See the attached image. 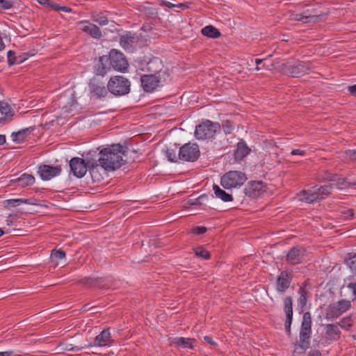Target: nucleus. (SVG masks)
Masks as SVG:
<instances>
[{
    "mask_svg": "<svg viewBox=\"0 0 356 356\" xmlns=\"http://www.w3.org/2000/svg\"><path fill=\"white\" fill-rule=\"evenodd\" d=\"M127 152V147L120 144H114L102 149L99 152L98 161L104 170L113 171L124 164V156Z\"/></svg>",
    "mask_w": 356,
    "mask_h": 356,
    "instance_id": "obj_1",
    "label": "nucleus"
},
{
    "mask_svg": "<svg viewBox=\"0 0 356 356\" xmlns=\"http://www.w3.org/2000/svg\"><path fill=\"white\" fill-rule=\"evenodd\" d=\"M312 316L310 312H306L303 314L302 321L300 330V341L295 345L294 352L297 353H303L309 346V339L312 334Z\"/></svg>",
    "mask_w": 356,
    "mask_h": 356,
    "instance_id": "obj_2",
    "label": "nucleus"
},
{
    "mask_svg": "<svg viewBox=\"0 0 356 356\" xmlns=\"http://www.w3.org/2000/svg\"><path fill=\"white\" fill-rule=\"evenodd\" d=\"M220 129V124L218 122H213L206 120L196 126L195 136L197 140L211 138L215 136Z\"/></svg>",
    "mask_w": 356,
    "mask_h": 356,
    "instance_id": "obj_3",
    "label": "nucleus"
},
{
    "mask_svg": "<svg viewBox=\"0 0 356 356\" xmlns=\"http://www.w3.org/2000/svg\"><path fill=\"white\" fill-rule=\"evenodd\" d=\"M311 63L304 61L287 62L282 64V70L284 74L293 77H300L309 72Z\"/></svg>",
    "mask_w": 356,
    "mask_h": 356,
    "instance_id": "obj_4",
    "label": "nucleus"
},
{
    "mask_svg": "<svg viewBox=\"0 0 356 356\" xmlns=\"http://www.w3.org/2000/svg\"><path fill=\"white\" fill-rule=\"evenodd\" d=\"M130 81L122 76L111 77L107 84L108 91L115 95H124L129 92Z\"/></svg>",
    "mask_w": 356,
    "mask_h": 356,
    "instance_id": "obj_5",
    "label": "nucleus"
},
{
    "mask_svg": "<svg viewBox=\"0 0 356 356\" xmlns=\"http://www.w3.org/2000/svg\"><path fill=\"white\" fill-rule=\"evenodd\" d=\"M246 179L245 173L240 171H229L221 177L220 184L226 189H231L242 186Z\"/></svg>",
    "mask_w": 356,
    "mask_h": 356,
    "instance_id": "obj_6",
    "label": "nucleus"
},
{
    "mask_svg": "<svg viewBox=\"0 0 356 356\" xmlns=\"http://www.w3.org/2000/svg\"><path fill=\"white\" fill-rule=\"evenodd\" d=\"M114 343V340L112 339L109 328L104 329L95 339L93 343H90L86 347H78L73 348V350H81L84 348H102V347H110Z\"/></svg>",
    "mask_w": 356,
    "mask_h": 356,
    "instance_id": "obj_7",
    "label": "nucleus"
},
{
    "mask_svg": "<svg viewBox=\"0 0 356 356\" xmlns=\"http://www.w3.org/2000/svg\"><path fill=\"white\" fill-rule=\"evenodd\" d=\"M200 155L199 146L196 143H186L179 148V159L188 162H194Z\"/></svg>",
    "mask_w": 356,
    "mask_h": 356,
    "instance_id": "obj_8",
    "label": "nucleus"
},
{
    "mask_svg": "<svg viewBox=\"0 0 356 356\" xmlns=\"http://www.w3.org/2000/svg\"><path fill=\"white\" fill-rule=\"evenodd\" d=\"M88 88L92 97L96 99L105 97L108 94V87L99 78L92 77L88 83Z\"/></svg>",
    "mask_w": 356,
    "mask_h": 356,
    "instance_id": "obj_9",
    "label": "nucleus"
},
{
    "mask_svg": "<svg viewBox=\"0 0 356 356\" xmlns=\"http://www.w3.org/2000/svg\"><path fill=\"white\" fill-rule=\"evenodd\" d=\"M108 57L111 66L115 70L123 72L127 69L129 64L122 52L112 49Z\"/></svg>",
    "mask_w": 356,
    "mask_h": 356,
    "instance_id": "obj_10",
    "label": "nucleus"
},
{
    "mask_svg": "<svg viewBox=\"0 0 356 356\" xmlns=\"http://www.w3.org/2000/svg\"><path fill=\"white\" fill-rule=\"evenodd\" d=\"M293 270H285L281 271L276 280V290L284 293L290 287L293 280Z\"/></svg>",
    "mask_w": 356,
    "mask_h": 356,
    "instance_id": "obj_11",
    "label": "nucleus"
},
{
    "mask_svg": "<svg viewBox=\"0 0 356 356\" xmlns=\"http://www.w3.org/2000/svg\"><path fill=\"white\" fill-rule=\"evenodd\" d=\"M88 159L86 161L81 158L74 157L70 161V167L72 174L81 178L85 176L88 171Z\"/></svg>",
    "mask_w": 356,
    "mask_h": 356,
    "instance_id": "obj_12",
    "label": "nucleus"
},
{
    "mask_svg": "<svg viewBox=\"0 0 356 356\" xmlns=\"http://www.w3.org/2000/svg\"><path fill=\"white\" fill-rule=\"evenodd\" d=\"M305 254V249L301 246L293 247L286 255V261L288 264L294 266L301 264Z\"/></svg>",
    "mask_w": 356,
    "mask_h": 356,
    "instance_id": "obj_13",
    "label": "nucleus"
},
{
    "mask_svg": "<svg viewBox=\"0 0 356 356\" xmlns=\"http://www.w3.org/2000/svg\"><path fill=\"white\" fill-rule=\"evenodd\" d=\"M266 190V184L261 181H252L245 188V195L251 198H257Z\"/></svg>",
    "mask_w": 356,
    "mask_h": 356,
    "instance_id": "obj_14",
    "label": "nucleus"
},
{
    "mask_svg": "<svg viewBox=\"0 0 356 356\" xmlns=\"http://www.w3.org/2000/svg\"><path fill=\"white\" fill-rule=\"evenodd\" d=\"M61 172V167L60 165L51 166L49 165H40L38 167V173L40 178L44 181H48L51 179L59 175Z\"/></svg>",
    "mask_w": 356,
    "mask_h": 356,
    "instance_id": "obj_15",
    "label": "nucleus"
},
{
    "mask_svg": "<svg viewBox=\"0 0 356 356\" xmlns=\"http://www.w3.org/2000/svg\"><path fill=\"white\" fill-rule=\"evenodd\" d=\"M77 26L80 30L88 34L92 38L99 39L102 37L100 29L95 24L90 23L88 21L79 22Z\"/></svg>",
    "mask_w": 356,
    "mask_h": 356,
    "instance_id": "obj_16",
    "label": "nucleus"
},
{
    "mask_svg": "<svg viewBox=\"0 0 356 356\" xmlns=\"http://www.w3.org/2000/svg\"><path fill=\"white\" fill-rule=\"evenodd\" d=\"M140 83L145 92H152L159 86V79L156 73L154 74H144L140 77Z\"/></svg>",
    "mask_w": 356,
    "mask_h": 356,
    "instance_id": "obj_17",
    "label": "nucleus"
},
{
    "mask_svg": "<svg viewBox=\"0 0 356 356\" xmlns=\"http://www.w3.org/2000/svg\"><path fill=\"white\" fill-rule=\"evenodd\" d=\"M284 310L286 314V332L289 335L291 334V325L293 319V300L291 296H286L284 298Z\"/></svg>",
    "mask_w": 356,
    "mask_h": 356,
    "instance_id": "obj_18",
    "label": "nucleus"
},
{
    "mask_svg": "<svg viewBox=\"0 0 356 356\" xmlns=\"http://www.w3.org/2000/svg\"><path fill=\"white\" fill-rule=\"evenodd\" d=\"M139 38L135 33L127 31L124 35H120V44L125 50H130L133 48L134 44L138 43Z\"/></svg>",
    "mask_w": 356,
    "mask_h": 356,
    "instance_id": "obj_19",
    "label": "nucleus"
},
{
    "mask_svg": "<svg viewBox=\"0 0 356 356\" xmlns=\"http://www.w3.org/2000/svg\"><path fill=\"white\" fill-rule=\"evenodd\" d=\"M109 57L108 56H100L95 65V71L97 75L104 76L111 69Z\"/></svg>",
    "mask_w": 356,
    "mask_h": 356,
    "instance_id": "obj_20",
    "label": "nucleus"
},
{
    "mask_svg": "<svg viewBox=\"0 0 356 356\" xmlns=\"http://www.w3.org/2000/svg\"><path fill=\"white\" fill-rule=\"evenodd\" d=\"M99 166L98 160H88V170L91 175L93 181L99 182L103 179L102 175L99 173Z\"/></svg>",
    "mask_w": 356,
    "mask_h": 356,
    "instance_id": "obj_21",
    "label": "nucleus"
},
{
    "mask_svg": "<svg viewBox=\"0 0 356 356\" xmlns=\"http://www.w3.org/2000/svg\"><path fill=\"white\" fill-rule=\"evenodd\" d=\"M251 152L250 148L247 145L246 143L241 140L237 143L236 149L234 151V159L237 161L243 160L248 154Z\"/></svg>",
    "mask_w": 356,
    "mask_h": 356,
    "instance_id": "obj_22",
    "label": "nucleus"
},
{
    "mask_svg": "<svg viewBox=\"0 0 356 356\" xmlns=\"http://www.w3.org/2000/svg\"><path fill=\"white\" fill-rule=\"evenodd\" d=\"M324 179L329 181H334L332 183L333 188H337L339 189L347 188L350 186V184L347 181L346 178H337V175L327 173L325 175Z\"/></svg>",
    "mask_w": 356,
    "mask_h": 356,
    "instance_id": "obj_23",
    "label": "nucleus"
},
{
    "mask_svg": "<svg viewBox=\"0 0 356 356\" xmlns=\"http://www.w3.org/2000/svg\"><path fill=\"white\" fill-rule=\"evenodd\" d=\"M325 338L330 341H337L340 338L341 331L337 324L324 325Z\"/></svg>",
    "mask_w": 356,
    "mask_h": 356,
    "instance_id": "obj_24",
    "label": "nucleus"
},
{
    "mask_svg": "<svg viewBox=\"0 0 356 356\" xmlns=\"http://www.w3.org/2000/svg\"><path fill=\"white\" fill-rule=\"evenodd\" d=\"M321 15L318 14H300V13H292L290 15L291 19L295 21H301L304 23H309L311 22H317L321 19Z\"/></svg>",
    "mask_w": 356,
    "mask_h": 356,
    "instance_id": "obj_25",
    "label": "nucleus"
},
{
    "mask_svg": "<svg viewBox=\"0 0 356 356\" xmlns=\"http://www.w3.org/2000/svg\"><path fill=\"white\" fill-rule=\"evenodd\" d=\"M299 200L307 203L320 201L317 189L302 191L298 194Z\"/></svg>",
    "mask_w": 356,
    "mask_h": 356,
    "instance_id": "obj_26",
    "label": "nucleus"
},
{
    "mask_svg": "<svg viewBox=\"0 0 356 356\" xmlns=\"http://www.w3.org/2000/svg\"><path fill=\"white\" fill-rule=\"evenodd\" d=\"M10 182L17 184L21 187H26L34 184L35 177L32 175L24 173L20 177L12 179Z\"/></svg>",
    "mask_w": 356,
    "mask_h": 356,
    "instance_id": "obj_27",
    "label": "nucleus"
},
{
    "mask_svg": "<svg viewBox=\"0 0 356 356\" xmlns=\"http://www.w3.org/2000/svg\"><path fill=\"white\" fill-rule=\"evenodd\" d=\"M195 341L194 339L185 338V337H175L172 339L171 343L177 348H193V343Z\"/></svg>",
    "mask_w": 356,
    "mask_h": 356,
    "instance_id": "obj_28",
    "label": "nucleus"
},
{
    "mask_svg": "<svg viewBox=\"0 0 356 356\" xmlns=\"http://www.w3.org/2000/svg\"><path fill=\"white\" fill-rule=\"evenodd\" d=\"M33 128L28 127L25 129H22L17 132H13L11 134V137L13 138V140L17 143H20L24 141L26 137L30 134L33 131Z\"/></svg>",
    "mask_w": 356,
    "mask_h": 356,
    "instance_id": "obj_29",
    "label": "nucleus"
},
{
    "mask_svg": "<svg viewBox=\"0 0 356 356\" xmlns=\"http://www.w3.org/2000/svg\"><path fill=\"white\" fill-rule=\"evenodd\" d=\"M342 313L340 311V309L338 308L335 303H333L331 304L326 309L325 318L332 321L337 318Z\"/></svg>",
    "mask_w": 356,
    "mask_h": 356,
    "instance_id": "obj_30",
    "label": "nucleus"
},
{
    "mask_svg": "<svg viewBox=\"0 0 356 356\" xmlns=\"http://www.w3.org/2000/svg\"><path fill=\"white\" fill-rule=\"evenodd\" d=\"M114 280L112 277H97V289H110L114 285Z\"/></svg>",
    "mask_w": 356,
    "mask_h": 356,
    "instance_id": "obj_31",
    "label": "nucleus"
},
{
    "mask_svg": "<svg viewBox=\"0 0 356 356\" xmlns=\"http://www.w3.org/2000/svg\"><path fill=\"white\" fill-rule=\"evenodd\" d=\"M213 190L216 197L222 200L224 202L232 201L233 198L232 195L226 193L224 190L221 189L218 185L214 184L213 186Z\"/></svg>",
    "mask_w": 356,
    "mask_h": 356,
    "instance_id": "obj_32",
    "label": "nucleus"
},
{
    "mask_svg": "<svg viewBox=\"0 0 356 356\" xmlns=\"http://www.w3.org/2000/svg\"><path fill=\"white\" fill-rule=\"evenodd\" d=\"M33 199H23V198H19V199H10L7 200L5 201L6 207H15L17 206H19L21 204H31V205H35L36 204L35 202H33Z\"/></svg>",
    "mask_w": 356,
    "mask_h": 356,
    "instance_id": "obj_33",
    "label": "nucleus"
},
{
    "mask_svg": "<svg viewBox=\"0 0 356 356\" xmlns=\"http://www.w3.org/2000/svg\"><path fill=\"white\" fill-rule=\"evenodd\" d=\"M201 32L204 35L211 38H217L220 36L218 29L211 25L204 27Z\"/></svg>",
    "mask_w": 356,
    "mask_h": 356,
    "instance_id": "obj_34",
    "label": "nucleus"
},
{
    "mask_svg": "<svg viewBox=\"0 0 356 356\" xmlns=\"http://www.w3.org/2000/svg\"><path fill=\"white\" fill-rule=\"evenodd\" d=\"M333 189V184L329 183L321 186L317 188L320 200H323L330 195Z\"/></svg>",
    "mask_w": 356,
    "mask_h": 356,
    "instance_id": "obj_35",
    "label": "nucleus"
},
{
    "mask_svg": "<svg viewBox=\"0 0 356 356\" xmlns=\"http://www.w3.org/2000/svg\"><path fill=\"white\" fill-rule=\"evenodd\" d=\"M345 264L353 273L356 274V253H348L345 259Z\"/></svg>",
    "mask_w": 356,
    "mask_h": 356,
    "instance_id": "obj_36",
    "label": "nucleus"
},
{
    "mask_svg": "<svg viewBox=\"0 0 356 356\" xmlns=\"http://www.w3.org/2000/svg\"><path fill=\"white\" fill-rule=\"evenodd\" d=\"M91 17L93 22L99 24L100 26H104L108 23L107 16L103 13H93Z\"/></svg>",
    "mask_w": 356,
    "mask_h": 356,
    "instance_id": "obj_37",
    "label": "nucleus"
},
{
    "mask_svg": "<svg viewBox=\"0 0 356 356\" xmlns=\"http://www.w3.org/2000/svg\"><path fill=\"white\" fill-rule=\"evenodd\" d=\"M298 293L300 297L298 300V305L303 308L307 302V291H306L305 286H302L300 287L298 290Z\"/></svg>",
    "mask_w": 356,
    "mask_h": 356,
    "instance_id": "obj_38",
    "label": "nucleus"
},
{
    "mask_svg": "<svg viewBox=\"0 0 356 356\" xmlns=\"http://www.w3.org/2000/svg\"><path fill=\"white\" fill-rule=\"evenodd\" d=\"M80 284H83L90 288H97V277H88L81 279L79 281Z\"/></svg>",
    "mask_w": 356,
    "mask_h": 356,
    "instance_id": "obj_39",
    "label": "nucleus"
},
{
    "mask_svg": "<svg viewBox=\"0 0 356 356\" xmlns=\"http://www.w3.org/2000/svg\"><path fill=\"white\" fill-rule=\"evenodd\" d=\"M189 4L190 3H188V2H186V3H178V4H174V3H172L171 2L168 1H166V0H163L161 2V6L168 7L169 8H181V9H185V8H188L189 7L188 6Z\"/></svg>",
    "mask_w": 356,
    "mask_h": 356,
    "instance_id": "obj_40",
    "label": "nucleus"
},
{
    "mask_svg": "<svg viewBox=\"0 0 356 356\" xmlns=\"http://www.w3.org/2000/svg\"><path fill=\"white\" fill-rule=\"evenodd\" d=\"M195 254L204 259H210L211 254L209 251L205 250L202 246H198L194 249Z\"/></svg>",
    "mask_w": 356,
    "mask_h": 356,
    "instance_id": "obj_41",
    "label": "nucleus"
},
{
    "mask_svg": "<svg viewBox=\"0 0 356 356\" xmlns=\"http://www.w3.org/2000/svg\"><path fill=\"white\" fill-rule=\"evenodd\" d=\"M7 56L9 65L20 64L22 63V60L20 58H17V56H15V53L11 50L8 51Z\"/></svg>",
    "mask_w": 356,
    "mask_h": 356,
    "instance_id": "obj_42",
    "label": "nucleus"
},
{
    "mask_svg": "<svg viewBox=\"0 0 356 356\" xmlns=\"http://www.w3.org/2000/svg\"><path fill=\"white\" fill-rule=\"evenodd\" d=\"M335 304L338 308L340 309V311L342 314L346 312L351 306L350 301L348 300H341Z\"/></svg>",
    "mask_w": 356,
    "mask_h": 356,
    "instance_id": "obj_43",
    "label": "nucleus"
},
{
    "mask_svg": "<svg viewBox=\"0 0 356 356\" xmlns=\"http://www.w3.org/2000/svg\"><path fill=\"white\" fill-rule=\"evenodd\" d=\"M222 128L225 134H230L234 129L233 123L229 120H225L222 122Z\"/></svg>",
    "mask_w": 356,
    "mask_h": 356,
    "instance_id": "obj_44",
    "label": "nucleus"
},
{
    "mask_svg": "<svg viewBox=\"0 0 356 356\" xmlns=\"http://www.w3.org/2000/svg\"><path fill=\"white\" fill-rule=\"evenodd\" d=\"M338 327L340 326L342 328L346 329L348 330L350 327H352V323L350 318L346 317L341 319V321L338 323Z\"/></svg>",
    "mask_w": 356,
    "mask_h": 356,
    "instance_id": "obj_45",
    "label": "nucleus"
},
{
    "mask_svg": "<svg viewBox=\"0 0 356 356\" xmlns=\"http://www.w3.org/2000/svg\"><path fill=\"white\" fill-rule=\"evenodd\" d=\"M5 104L6 105L1 106L0 111L6 117H12L13 115V111L8 103L5 102Z\"/></svg>",
    "mask_w": 356,
    "mask_h": 356,
    "instance_id": "obj_46",
    "label": "nucleus"
},
{
    "mask_svg": "<svg viewBox=\"0 0 356 356\" xmlns=\"http://www.w3.org/2000/svg\"><path fill=\"white\" fill-rule=\"evenodd\" d=\"M65 257V252L61 250H53L51 253V258L52 259H62Z\"/></svg>",
    "mask_w": 356,
    "mask_h": 356,
    "instance_id": "obj_47",
    "label": "nucleus"
},
{
    "mask_svg": "<svg viewBox=\"0 0 356 356\" xmlns=\"http://www.w3.org/2000/svg\"><path fill=\"white\" fill-rule=\"evenodd\" d=\"M341 216L343 220H350L354 216V211L352 209L342 210L341 211Z\"/></svg>",
    "mask_w": 356,
    "mask_h": 356,
    "instance_id": "obj_48",
    "label": "nucleus"
},
{
    "mask_svg": "<svg viewBox=\"0 0 356 356\" xmlns=\"http://www.w3.org/2000/svg\"><path fill=\"white\" fill-rule=\"evenodd\" d=\"M14 2L13 0H0V9L8 10L13 8Z\"/></svg>",
    "mask_w": 356,
    "mask_h": 356,
    "instance_id": "obj_49",
    "label": "nucleus"
},
{
    "mask_svg": "<svg viewBox=\"0 0 356 356\" xmlns=\"http://www.w3.org/2000/svg\"><path fill=\"white\" fill-rule=\"evenodd\" d=\"M166 156H167L169 161H170V162H176L177 161L176 152L173 149H167Z\"/></svg>",
    "mask_w": 356,
    "mask_h": 356,
    "instance_id": "obj_50",
    "label": "nucleus"
},
{
    "mask_svg": "<svg viewBox=\"0 0 356 356\" xmlns=\"http://www.w3.org/2000/svg\"><path fill=\"white\" fill-rule=\"evenodd\" d=\"M51 9L56 11H64L65 13H70L72 11V9L67 6H60L59 5L56 3H54V5L51 6Z\"/></svg>",
    "mask_w": 356,
    "mask_h": 356,
    "instance_id": "obj_51",
    "label": "nucleus"
},
{
    "mask_svg": "<svg viewBox=\"0 0 356 356\" xmlns=\"http://www.w3.org/2000/svg\"><path fill=\"white\" fill-rule=\"evenodd\" d=\"M347 288L351 291V299L356 300V282H350L347 285Z\"/></svg>",
    "mask_w": 356,
    "mask_h": 356,
    "instance_id": "obj_52",
    "label": "nucleus"
},
{
    "mask_svg": "<svg viewBox=\"0 0 356 356\" xmlns=\"http://www.w3.org/2000/svg\"><path fill=\"white\" fill-rule=\"evenodd\" d=\"M192 232L195 234H202L207 232V228L203 226H196L193 228Z\"/></svg>",
    "mask_w": 356,
    "mask_h": 356,
    "instance_id": "obj_53",
    "label": "nucleus"
},
{
    "mask_svg": "<svg viewBox=\"0 0 356 356\" xmlns=\"http://www.w3.org/2000/svg\"><path fill=\"white\" fill-rule=\"evenodd\" d=\"M346 157L351 161H356V150L349 149L345 152Z\"/></svg>",
    "mask_w": 356,
    "mask_h": 356,
    "instance_id": "obj_54",
    "label": "nucleus"
},
{
    "mask_svg": "<svg viewBox=\"0 0 356 356\" xmlns=\"http://www.w3.org/2000/svg\"><path fill=\"white\" fill-rule=\"evenodd\" d=\"M204 340L205 342L211 344V346H218L217 343L215 342L211 337L205 336V337H204Z\"/></svg>",
    "mask_w": 356,
    "mask_h": 356,
    "instance_id": "obj_55",
    "label": "nucleus"
},
{
    "mask_svg": "<svg viewBox=\"0 0 356 356\" xmlns=\"http://www.w3.org/2000/svg\"><path fill=\"white\" fill-rule=\"evenodd\" d=\"M38 2L42 5L47 6L51 8V6L54 5V3H51L50 0H37Z\"/></svg>",
    "mask_w": 356,
    "mask_h": 356,
    "instance_id": "obj_56",
    "label": "nucleus"
},
{
    "mask_svg": "<svg viewBox=\"0 0 356 356\" xmlns=\"http://www.w3.org/2000/svg\"><path fill=\"white\" fill-rule=\"evenodd\" d=\"M305 152L304 150H301V149H293L291 151V154L292 155L303 156V155H305Z\"/></svg>",
    "mask_w": 356,
    "mask_h": 356,
    "instance_id": "obj_57",
    "label": "nucleus"
},
{
    "mask_svg": "<svg viewBox=\"0 0 356 356\" xmlns=\"http://www.w3.org/2000/svg\"><path fill=\"white\" fill-rule=\"evenodd\" d=\"M348 91L350 92V93L356 97V84L355 85H353V86H349L348 87Z\"/></svg>",
    "mask_w": 356,
    "mask_h": 356,
    "instance_id": "obj_58",
    "label": "nucleus"
},
{
    "mask_svg": "<svg viewBox=\"0 0 356 356\" xmlns=\"http://www.w3.org/2000/svg\"><path fill=\"white\" fill-rule=\"evenodd\" d=\"M308 356H321V353L318 350H312Z\"/></svg>",
    "mask_w": 356,
    "mask_h": 356,
    "instance_id": "obj_59",
    "label": "nucleus"
},
{
    "mask_svg": "<svg viewBox=\"0 0 356 356\" xmlns=\"http://www.w3.org/2000/svg\"><path fill=\"white\" fill-rule=\"evenodd\" d=\"M14 352L13 350H8L0 352V356H13Z\"/></svg>",
    "mask_w": 356,
    "mask_h": 356,
    "instance_id": "obj_60",
    "label": "nucleus"
},
{
    "mask_svg": "<svg viewBox=\"0 0 356 356\" xmlns=\"http://www.w3.org/2000/svg\"><path fill=\"white\" fill-rule=\"evenodd\" d=\"M29 56H30V55L28 53H24V54H22L21 55L17 56V58H20L22 60V63H23Z\"/></svg>",
    "mask_w": 356,
    "mask_h": 356,
    "instance_id": "obj_61",
    "label": "nucleus"
},
{
    "mask_svg": "<svg viewBox=\"0 0 356 356\" xmlns=\"http://www.w3.org/2000/svg\"><path fill=\"white\" fill-rule=\"evenodd\" d=\"M6 224H7L8 225H9V226H10V225H13V216H9L8 217V218L6 219Z\"/></svg>",
    "mask_w": 356,
    "mask_h": 356,
    "instance_id": "obj_62",
    "label": "nucleus"
},
{
    "mask_svg": "<svg viewBox=\"0 0 356 356\" xmlns=\"http://www.w3.org/2000/svg\"><path fill=\"white\" fill-rule=\"evenodd\" d=\"M263 62V59H256L255 63L257 64V67L255 68L256 70H259L260 67H259V65H260Z\"/></svg>",
    "mask_w": 356,
    "mask_h": 356,
    "instance_id": "obj_63",
    "label": "nucleus"
},
{
    "mask_svg": "<svg viewBox=\"0 0 356 356\" xmlns=\"http://www.w3.org/2000/svg\"><path fill=\"white\" fill-rule=\"evenodd\" d=\"M6 141V136L0 134V145H3Z\"/></svg>",
    "mask_w": 356,
    "mask_h": 356,
    "instance_id": "obj_64",
    "label": "nucleus"
}]
</instances>
